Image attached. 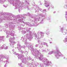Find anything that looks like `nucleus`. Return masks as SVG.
I'll list each match as a JSON object with an SVG mask.
<instances>
[{
    "mask_svg": "<svg viewBox=\"0 0 67 67\" xmlns=\"http://www.w3.org/2000/svg\"><path fill=\"white\" fill-rule=\"evenodd\" d=\"M49 4L47 3H46V7H49Z\"/></svg>",
    "mask_w": 67,
    "mask_h": 67,
    "instance_id": "f257e3e1",
    "label": "nucleus"
},
{
    "mask_svg": "<svg viewBox=\"0 0 67 67\" xmlns=\"http://www.w3.org/2000/svg\"><path fill=\"white\" fill-rule=\"evenodd\" d=\"M58 53H59V51H58Z\"/></svg>",
    "mask_w": 67,
    "mask_h": 67,
    "instance_id": "f03ea898",
    "label": "nucleus"
},
{
    "mask_svg": "<svg viewBox=\"0 0 67 67\" xmlns=\"http://www.w3.org/2000/svg\"><path fill=\"white\" fill-rule=\"evenodd\" d=\"M51 52H52V53H53V51H52Z\"/></svg>",
    "mask_w": 67,
    "mask_h": 67,
    "instance_id": "7ed1b4c3",
    "label": "nucleus"
}]
</instances>
